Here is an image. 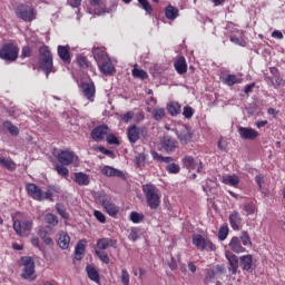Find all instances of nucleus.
Here are the masks:
<instances>
[{
    "mask_svg": "<svg viewBox=\"0 0 285 285\" xmlns=\"http://www.w3.org/2000/svg\"><path fill=\"white\" fill-rule=\"evenodd\" d=\"M238 135L240 139H246L248 141H255L257 137H259V131L250 128V127H239Z\"/></svg>",
    "mask_w": 285,
    "mask_h": 285,
    "instance_id": "nucleus-11",
    "label": "nucleus"
},
{
    "mask_svg": "<svg viewBox=\"0 0 285 285\" xmlns=\"http://www.w3.org/2000/svg\"><path fill=\"white\" fill-rule=\"evenodd\" d=\"M229 225L233 228V230H240L242 215H239V212L234 210L232 214H229Z\"/></svg>",
    "mask_w": 285,
    "mask_h": 285,
    "instance_id": "nucleus-19",
    "label": "nucleus"
},
{
    "mask_svg": "<svg viewBox=\"0 0 285 285\" xmlns=\"http://www.w3.org/2000/svg\"><path fill=\"white\" fill-rule=\"evenodd\" d=\"M177 138L183 146H186L193 142V131L190 130V128L183 126L181 129L177 131Z\"/></svg>",
    "mask_w": 285,
    "mask_h": 285,
    "instance_id": "nucleus-13",
    "label": "nucleus"
},
{
    "mask_svg": "<svg viewBox=\"0 0 285 285\" xmlns=\"http://www.w3.org/2000/svg\"><path fill=\"white\" fill-rule=\"evenodd\" d=\"M243 271H250L253 268V255L247 254L239 257Z\"/></svg>",
    "mask_w": 285,
    "mask_h": 285,
    "instance_id": "nucleus-28",
    "label": "nucleus"
},
{
    "mask_svg": "<svg viewBox=\"0 0 285 285\" xmlns=\"http://www.w3.org/2000/svg\"><path fill=\"white\" fill-rule=\"evenodd\" d=\"M167 173H169V175H178L179 170H181V168L179 167V165L171 163L169 165H167L166 167Z\"/></svg>",
    "mask_w": 285,
    "mask_h": 285,
    "instance_id": "nucleus-48",
    "label": "nucleus"
},
{
    "mask_svg": "<svg viewBox=\"0 0 285 285\" xmlns=\"http://www.w3.org/2000/svg\"><path fill=\"white\" fill-rule=\"evenodd\" d=\"M138 238H139V235L137 229H131L129 234V239H131V242H137Z\"/></svg>",
    "mask_w": 285,
    "mask_h": 285,
    "instance_id": "nucleus-61",
    "label": "nucleus"
},
{
    "mask_svg": "<svg viewBox=\"0 0 285 285\" xmlns=\"http://www.w3.org/2000/svg\"><path fill=\"white\" fill-rule=\"evenodd\" d=\"M129 219H130V222H132V224H141V222H144V214H139L137 212H131Z\"/></svg>",
    "mask_w": 285,
    "mask_h": 285,
    "instance_id": "nucleus-43",
    "label": "nucleus"
},
{
    "mask_svg": "<svg viewBox=\"0 0 285 285\" xmlns=\"http://www.w3.org/2000/svg\"><path fill=\"white\" fill-rule=\"evenodd\" d=\"M153 159L156 161H160L161 164H170L173 161V157H164L159 155L157 151L151 153Z\"/></svg>",
    "mask_w": 285,
    "mask_h": 285,
    "instance_id": "nucleus-41",
    "label": "nucleus"
},
{
    "mask_svg": "<svg viewBox=\"0 0 285 285\" xmlns=\"http://www.w3.org/2000/svg\"><path fill=\"white\" fill-rule=\"evenodd\" d=\"M83 253H86V240H80L75 249L76 259H83Z\"/></svg>",
    "mask_w": 285,
    "mask_h": 285,
    "instance_id": "nucleus-33",
    "label": "nucleus"
},
{
    "mask_svg": "<svg viewBox=\"0 0 285 285\" xmlns=\"http://www.w3.org/2000/svg\"><path fill=\"white\" fill-rule=\"evenodd\" d=\"M183 115L186 119H190L195 115V110H193V107L186 106L184 107Z\"/></svg>",
    "mask_w": 285,
    "mask_h": 285,
    "instance_id": "nucleus-52",
    "label": "nucleus"
},
{
    "mask_svg": "<svg viewBox=\"0 0 285 285\" xmlns=\"http://www.w3.org/2000/svg\"><path fill=\"white\" fill-rule=\"evenodd\" d=\"M101 173L105 175V177H124V171L111 166H104L101 168Z\"/></svg>",
    "mask_w": 285,
    "mask_h": 285,
    "instance_id": "nucleus-25",
    "label": "nucleus"
},
{
    "mask_svg": "<svg viewBox=\"0 0 285 285\" xmlns=\"http://www.w3.org/2000/svg\"><path fill=\"white\" fill-rule=\"evenodd\" d=\"M57 159L62 166H70V164L77 161V155L70 150H62L58 154Z\"/></svg>",
    "mask_w": 285,
    "mask_h": 285,
    "instance_id": "nucleus-12",
    "label": "nucleus"
},
{
    "mask_svg": "<svg viewBox=\"0 0 285 285\" xmlns=\"http://www.w3.org/2000/svg\"><path fill=\"white\" fill-rule=\"evenodd\" d=\"M39 66L40 69L46 72L47 77L49 72H55V67L52 66V52H50L48 46L39 48Z\"/></svg>",
    "mask_w": 285,
    "mask_h": 285,
    "instance_id": "nucleus-3",
    "label": "nucleus"
},
{
    "mask_svg": "<svg viewBox=\"0 0 285 285\" xmlns=\"http://www.w3.org/2000/svg\"><path fill=\"white\" fill-rule=\"evenodd\" d=\"M167 110L169 115H171V117H177V115L181 112V106L179 105V102L171 101L167 105Z\"/></svg>",
    "mask_w": 285,
    "mask_h": 285,
    "instance_id": "nucleus-32",
    "label": "nucleus"
},
{
    "mask_svg": "<svg viewBox=\"0 0 285 285\" xmlns=\"http://www.w3.org/2000/svg\"><path fill=\"white\" fill-rule=\"evenodd\" d=\"M135 117V112L132 111H127L124 117H122V120L125 121V124H128V121H132Z\"/></svg>",
    "mask_w": 285,
    "mask_h": 285,
    "instance_id": "nucleus-59",
    "label": "nucleus"
},
{
    "mask_svg": "<svg viewBox=\"0 0 285 285\" xmlns=\"http://www.w3.org/2000/svg\"><path fill=\"white\" fill-rule=\"evenodd\" d=\"M166 116V109L161 108V107H156L153 110V117L156 121H161L164 119V117Z\"/></svg>",
    "mask_w": 285,
    "mask_h": 285,
    "instance_id": "nucleus-37",
    "label": "nucleus"
},
{
    "mask_svg": "<svg viewBox=\"0 0 285 285\" xmlns=\"http://www.w3.org/2000/svg\"><path fill=\"white\" fill-rule=\"evenodd\" d=\"M19 57V47L14 43H6L0 49V59L3 61H17Z\"/></svg>",
    "mask_w": 285,
    "mask_h": 285,
    "instance_id": "nucleus-6",
    "label": "nucleus"
},
{
    "mask_svg": "<svg viewBox=\"0 0 285 285\" xmlns=\"http://www.w3.org/2000/svg\"><path fill=\"white\" fill-rule=\"evenodd\" d=\"M227 146H228V144L226 142V140H224L222 138L218 140L219 150H226Z\"/></svg>",
    "mask_w": 285,
    "mask_h": 285,
    "instance_id": "nucleus-63",
    "label": "nucleus"
},
{
    "mask_svg": "<svg viewBox=\"0 0 285 285\" xmlns=\"http://www.w3.org/2000/svg\"><path fill=\"white\" fill-rule=\"evenodd\" d=\"M27 193L32 197V199H36L37 202H43V199H50L52 202V196L57 190L55 187H49L47 191L41 190L36 184H28L27 185Z\"/></svg>",
    "mask_w": 285,
    "mask_h": 285,
    "instance_id": "nucleus-4",
    "label": "nucleus"
},
{
    "mask_svg": "<svg viewBox=\"0 0 285 285\" xmlns=\"http://www.w3.org/2000/svg\"><path fill=\"white\" fill-rule=\"evenodd\" d=\"M58 245L62 250H67L70 247V236L66 232H60L58 237Z\"/></svg>",
    "mask_w": 285,
    "mask_h": 285,
    "instance_id": "nucleus-26",
    "label": "nucleus"
},
{
    "mask_svg": "<svg viewBox=\"0 0 285 285\" xmlns=\"http://www.w3.org/2000/svg\"><path fill=\"white\" fill-rule=\"evenodd\" d=\"M16 16L22 21H35L37 19L35 9L28 4H19L16 9Z\"/></svg>",
    "mask_w": 285,
    "mask_h": 285,
    "instance_id": "nucleus-7",
    "label": "nucleus"
},
{
    "mask_svg": "<svg viewBox=\"0 0 285 285\" xmlns=\"http://www.w3.org/2000/svg\"><path fill=\"white\" fill-rule=\"evenodd\" d=\"M108 132H110V129L108 128V126L100 125L99 127H96L91 131V139H94V141H101L106 138Z\"/></svg>",
    "mask_w": 285,
    "mask_h": 285,
    "instance_id": "nucleus-14",
    "label": "nucleus"
},
{
    "mask_svg": "<svg viewBox=\"0 0 285 285\" xmlns=\"http://www.w3.org/2000/svg\"><path fill=\"white\" fill-rule=\"evenodd\" d=\"M228 233H229V229H228V225H224L219 228L218 230V239L220 242H224L226 240V238L228 237Z\"/></svg>",
    "mask_w": 285,
    "mask_h": 285,
    "instance_id": "nucleus-44",
    "label": "nucleus"
},
{
    "mask_svg": "<svg viewBox=\"0 0 285 285\" xmlns=\"http://www.w3.org/2000/svg\"><path fill=\"white\" fill-rule=\"evenodd\" d=\"M238 238L240 239V244H243V246H253V242L250 240V235H248V232H242Z\"/></svg>",
    "mask_w": 285,
    "mask_h": 285,
    "instance_id": "nucleus-40",
    "label": "nucleus"
},
{
    "mask_svg": "<svg viewBox=\"0 0 285 285\" xmlns=\"http://www.w3.org/2000/svg\"><path fill=\"white\" fill-rule=\"evenodd\" d=\"M160 146L165 153H173L177 148V141L170 136H165L160 141Z\"/></svg>",
    "mask_w": 285,
    "mask_h": 285,
    "instance_id": "nucleus-18",
    "label": "nucleus"
},
{
    "mask_svg": "<svg viewBox=\"0 0 285 285\" xmlns=\"http://www.w3.org/2000/svg\"><path fill=\"white\" fill-rule=\"evenodd\" d=\"M73 181H76V184H78V186H88V184H90V176H88L87 174H83L81 171L76 173Z\"/></svg>",
    "mask_w": 285,
    "mask_h": 285,
    "instance_id": "nucleus-30",
    "label": "nucleus"
},
{
    "mask_svg": "<svg viewBox=\"0 0 285 285\" xmlns=\"http://www.w3.org/2000/svg\"><path fill=\"white\" fill-rule=\"evenodd\" d=\"M3 128L8 130V132H10V135H12L13 137H17V135H19V128L9 120L3 122Z\"/></svg>",
    "mask_w": 285,
    "mask_h": 285,
    "instance_id": "nucleus-36",
    "label": "nucleus"
},
{
    "mask_svg": "<svg viewBox=\"0 0 285 285\" xmlns=\"http://www.w3.org/2000/svg\"><path fill=\"white\" fill-rule=\"evenodd\" d=\"M18 265L21 267L20 277L29 282L37 279V273L35 271V259L30 256H22L18 261Z\"/></svg>",
    "mask_w": 285,
    "mask_h": 285,
    "instance_id": "nucleus-1",
    "label": "nucleus"
},
{
    "mask_svg": "<svg viewBox=\"0 0 285 285\" xmlns=\"http://www.w3.org/2000/svg\"><path fill=\"white\" fill-rule=\"evenodd\" d=\"M107 144H119V139H117V136L112 134H107Z\"/></svg>",
    "mask_w": 285,
    "mask_h": 285,
    "instance_id": "nucleus-58",
    "label": "nucleus"
},
{
    "mask_svg": "<svg viewBox=\"0 0 285 285\" xmlns=\"http://www.w3.org/2000/svg\"><path fill=\"white\" fill-rule=\"evenodd\" d=\"M193 244L198 250H216L215 244L199 234L193 236Z\"/></svg>",
    "mask_w": 285,
    "mask_h": 285,
    "instance_id": "nucleus-9",
    "label": "nucleus"
},
{
    "mask_svg": "<svg viewBox=\"0 0 285 285\" xmlns=\"http://www.w3.org/2000/svg\"><path fill=\"white\" fill-rule=\"evenodd\" d=\"M77 61H78V65L80 66V68H88V66H90V62L83 56H79Z\"/></svg>",
    "mask_w": 285,
    "mask_h": 285,
    "instance_id": "nucleus-53",
    "label": "nucleus"
},
{
    "mask_svg": "<svg viewBox=\"0 0 285 285\" xmlns=\"http://www.w3.org/2000/svg\"><path fill=\"white\" fill-rule=\"evenodd\" d=\"M229 39L232 43H236V46H246V42L239 40L236 36H232Z\"/></svg>",
    "mask_w": 285,
    "mask_h": 285,
    "instance_id": "nucleus-60",
    "label": "nucleus"
},
{
    "mask_svg": "<svg viewBox=\"0 0 285 285\" xmlns=\"http://www.w3.org/2000/svg\"><path fill=\"white\" fill-rule=\"evenodd\" d=\"M232 253L239 255L240 253H246V247L242 246V240L237 236H233L227 245Z\"/></svg>",
    "mask_w": 285,
    "mask_h": 285,
    "instance_id": "nucleus-17",
    "label": "nucleus"
},
{
    "mask_svg": "<svg viewBox=\"0 0 285 285\" xmlns=\"http://www.w3.org/2000/svg\"><path fill=\"white\" fill-rule=\"evenodd\" d=\"M58 57H60L63 63H70V46H58Z\"/></svg>",
    "mask_w": 285,
    "mask_h": 285,
    "instance_id": "nucleus-21",
    "label": "nucleus"
},
{
    "mask_svg": "<svg viewBox=\"0 0 285 285\" xmlns=\"http://www.w3.org/2000/svg\"><path fill=\"white\" fill-rule=\"evenodd\" d=\"M128 139L131 144H135L139 139V129L137 126L129 127L127 131Z\"/></svg>",
    "mask_w": 285,
    "mask_h": 285,
    "instance_id": "nucleus-34",
    "label": "nucleus"
},
{
    "mask_svg": "<svg viewBox=\"0 0 285 285\" xmlns=\"http://www.w3.org/2000/svg\"><path fill=\"white\" fill-rule=\"evenodd\" d=\"M138 3H140L141 8L146 11L147 14H153V6H150L148 0H138Z\"/></svg>",
    "mask_w": 285,
    "mask_h": 285,
    "instance_id": "nucleus-49",
    "label": "nucleus"
},
{
    "mask_svg": "<svg viewBox=\"0 0 285 285\" xmlns=\"http://www.w3.org/2000/svg\"><path fill=\"white\" fill-rule=\"evenodd\" d=\"M224 83L226 86H235V83H242V79L237 78L235 75H227L224 78Z\"/></svg>",
    "mask_w": 285,
    "mask_h": 285,
    "instance_id": "nucleus-39",
    "label": "nucleus"
},
{
    "mask_svg": "<svg viewBox=\"0 0 285 285\" xmlns=\"http://www.w3.org/2000/svg\"><path fill=\"white\" fill-rule=\"evenodd\" d=\"M132 77H135L136 79H148V73L142 69L134 68Z\"/></svg>",
    "mask_w": 285,
    "mask_h": 285,
    "instance_id": "nucleus-45",
    "label": "nucleus"
},
{
    "mask_svg": "<svg viewBox=\"0 0 285 285\" xmlns=\"http://www.w3.org/2000/svg\"><path fill=\"white\" fill-rule=\"evenodd\" d=\"M176 71L178 72V75H184L186 72H188V65L186 63V58L184 57H179L175 63H174Z\"/></svg>",
    "mask_w": 285,
    "mask_h": 285,
    "instance_id": "nucleus-27",
    "label": "nucleus"
},
{
    "mask_svg": "<svg viewBox=\"0 0 285 285\" xmlns=\"http://www.w3.org/2000/svg\"><path fill=\"white\" fill-rule=\"evenodd\" d=\"M94 59L97 61V63H104V61H108L110 58L106 53V50L101 48H94L92 50Z\"/></svg>",
    "mask_w": 285,
    "mask_h": 285,
    "instance_id": "nucleus-24",
    "label": "nucleus"
},
{
    "mask_svg": "<svg viewBox=\"0 0 285 285\" xmlns=\"http://www.w3.org/2000/svg\"><path fill=\"white\" fill-rule=\"evenodd\" d=\"M13 230L19 235L20 237H26L30 235V232L32 230V220H14L13 222Z\"/></svg>",
    "mask_w": 285,
    "mask_h": 285,
    "instance_id": "nucleus-8",
    "label": "nucleus"
},
{
    "mask_svg": "<svg viewBox=\"0 0 285 285\" xmlns=\"http://www.w3.org/2000/svg\"><path fill=\"white\" fill-rule=\"evenodd\" d=\"M272 83H273L274 88H279V86H284V79L275 78Z\"/></svg>",
    "mask_w": 285,
    "mask_h": 285,
    "instance_id": "nucleus-62",
    "label": "nucleus"
},
{
    "mask_svg": "<svg viewBox=\"0 0 285 285\" xmlns=\"http://www.w3.org/2000/svg\"><path fill=\"white\" fill-rule=\"evenodd\" d=\"M120 282L124 285H130V274H128L127 269H121Z\"/></svg>",
    "mask_w": 285,
    "mask_h": 285,
    "instance_id": "nucleus-50",
    "label": "nucleus"
},
{
    "mask_svg": "<svg viewBox=\"0 0 285 285\" xmlns=\"http://www.w3.org/2000/svg\"><path fill=\"white\" fill-rule=\"evenodd\" d=\"M45 220L47 224H50V226H57V224H59L57 216L50 213L45 216Z\"/></svg>",
    "mask_w": 285,
    "mask_h": 285,
    "instance_id": "nucleus-47",
    "label": "nucleus"
},
{
    "mask_svg": "<svg viewBox=\"0 0 285 285\" xmlns=\"http://www.w3.org/2000/svg\"><path fill=\"white\" fill-rule=\"evenodd\" d=\"M272 37L274 39H284V33H282V31H279V30H275L272 32Z\"/></svg>",
    "mask_w": 285,
    "mask_h": 285,
    "instance_id": "nucleus-64",
    "label": "nucleus"
},
{
    "mask_svg": "<svg viewBox=\"0 0 285 285\" xmlns=\"http://www.w3.org/2000/svg\"><path fill=\"white\" fill-rule=\"evenodd\" d=\"M165 17L166 19H169V21H175L177 17H179V9L177 7H173V4H169L165 8Z\"/></svg>",
    "mask_w": 285,
    "mask_h": 285,
    "instance_id": "nucleus-29",
    "label": "nucleus"
},
{
    "mask_svg": "<svg viewBox=\"0 0 285 285\" xmlns=\"http://www.w3.org/2000/svg\"><path fill=\"white\" fill-rule=\"evenodd\" d=\"M220 181L226 186H233V188H237L239 186V176L237 175H225L220 177Z\"/></svg>",
    "mask_w": 285,
    "mask_h": 285,
    "instance_id": "nucleus-22",
    "label": "nucleus"
},
{
    "mask_svg": "<svg viewBox=\"0 0 285 285\" xmlns=\"http://www.w3.org/2000/svg\"><path fill=\"white\" fill-rule=\"evenodd\" d=\"M80 90L83 97H86V99H88L89 101H95V95L97 92V88L95 87V82H92V80L82 81L80 83Z\"/></svg>",
    "mask_w": 285,
    "mask_h": 285,
    "instance_id": "nucleus-10",
    "label": "nucleus"
},
{
    "mask_svg": "<svg viewBox=\"0 0 285 285\" xmlns=\"http://www.w3.org/2000/svg\"><path fill=\"white\" fill-rule=\"evenodd\" d=\"M86 271L89 279H91L92 282L99 283V272H97L95 267L89 265L87 266Z\"/></svg>",
    "mask_w": 285,
    "mask_h": 285,
    "instance_id": "nucleus-35",
    "label": "nucleus"
},
{
    "mask_svg": "<svg viewBox=\"0 0 285 285\" xmlns=\"http://www.w3.org/2000/svg\"><path fill=\"white\" fill-rule=\"evenodd\" d=\"M148 161V155L146 153H138L135 157V166L142 169Z\"/></svg>",
    "mask_w": 285,
    "mask_h": 285,
    "instance_id": "nucleus-31",
    "label": "nucleus"
},
{
    "mask_svg": "<svg viewBox=\"0 0 285 285\" xmlns=\"http://www.w3.org/2000/svg\"><path fill=\"white\" fill-rule=\"evenodd\" d=\"M117 240H112V238H100L97 240V248L96 250H108V248L115 246Z\"/></svg>",
    "mask_w": 285,
    "mask_h": 285,
    "instance_id": "nucleus-20",
    "label": "nucleus"
},
{
    "mask_svg": "<svg viewBox=\"0 0 285 285\" xmlns=\"http://www.w3.org/2000/svg\"><path fill=\"white\" fill-rule=\"evenodd\" d=\"M243 210L246 215H255L257 213V206H255V203L250 202L244 206Z\"/></svg>",
    "mask_w": 285,
    "mask_h": 285,
    "instance_id": "nucleus-42",
    "label": "nucleus"
},
{
    "mask_svg": "<svg viewBox=\"0 0 285 285\" xmlns=\"http://www.w3.org/2000/svg\"><path fill=\"white\" fill-rule=\"evenodd\" d=\"M97 200L110 217H117V215H119V206H116L115 203L110 202V196L106 193H98Z\"/></svg>",
    "mask_w": 285,
    "mask_h": 285,
    "instance_id": "nucleus-5",
    "label": "nucleus"
},
{
    "mask_svg": "<svg viewBox=\"0 0 285 285\" xmlns=\"http://www.w3.org/2000/svg\"><path fill=\"white\" fill-rule=\"evenodd\" d=\"M56 210L59 215L62 216L63 219H68V213H66V208L63 206H61L60 204H57Z\"/></svg>",
    "mask_w": 285,
    "mask_h": 285,
    "instance_id": "nucleus-54",
    "label": "nucleus"
},
{
    "mask_svg": "<svg viewBox=\"0 0 285 285\" xmlns=\"http://www.w3.org/2000/svg\"><path fill=\"white\" fill-rule=\"evenodd\" d=\"M56 170L61 177L68 178L69 170L63 165H56Z\"/></svg>",
    "mask_w": 285,
    "mask_h": 285,
    "instance_id": "nucleus-51",
    "label": "nucleus"
},
{
    "mask_svg": "<svg viewBox=\"0 0 285 285\" xmlns=\"http://www.w3.org/2000/svg\"><path fill=\"white\" fill-rule=\"evenodd\" d=\"M95 254L97 255L98 259H100V262H102L104 264H110V258L108 257V254H106V252L96 249Z\"/></svg>",
    "mask_w": 285,
    "mask_h": 285,
    "instance_id": "nucleus-46",
    "label": "nucleus"
},
{
    "mask_svg": "<svg viewBox=\"0 0 285 285\" xmlns=\"http://www.w3.org/2000/svg\"><path fill=\"white\" fill-rule=\"evenodd\" d=\"M43 235L48 236V235H52V227L50 226H45L39 230V236L43 237Z\"/></svg>",
    "mask_w": 285,
    "mask_h": 285,
    "instance_id": "nucleus-56",
    "label": "nucleus"
},
{
    "mask_svg": "<svg viewBox=\"0 0 285 285\" xmlns=\"http://www.w3.org/2000/svg\"><path fill=\"white\" fill-rule=\"evenodd\" d=\"M225 257L229 263V271L232 272V275H237V269L239 268V257L228 250L225 252Z\"/></svg>",
    "mask_w": 285,
    "mask_h": 285,
    "instance_id": "nucleus-15",
    "label": "nucleus"
},
{
    "mask_svg": "<svg viewBox=\"0 0 285 285\" xmlns=\"http://www.w3.org/2000/svg\"><path fill=\"white\" fill-rule=\"evenodd\" d=\"M0 164L8 170H14L17 168V165L10 158L1 157Z\"/></svg>",
    "mask_w": 285,
    "mask_h": 285,
    "instance_id": "nucleus-38",
    "label": "nucleus"
},
{
    "mask_svg": "<svg viewBox=\"0 0 285 285\" xmlns=\"http://www.w3.org/2000/svg\"><path fill=\"white\" fill-rule=\"evenodd\" d=\"M142 193L147 199V204L151 210H157L161 204V195L157 186L153 184L142 185Z\"/></svg>",
    "mask_w": 285,
    "mask_h": 285,
    "instance_id": "nucleus-2",
    "label": "nucleus"
},
{
    "mask_svg": "<svg viewBox=\"0 0 285 285\" xmlns=\"http://www.w3.org/2000/svg\"><path fill=\"white\" fill-rule=\"evenodd\" d=\"M183 166L187 168V170H197V173L202 170V161L195 160L193 156H185L183 158Z\"/></svg>",
    "mask_w": 285,
    "mask_h": 285,
    "instance_id": "nucleus-16",
    "label": "nucleus"
},
{
    "mask_svg": "<svg viewBox=\"0 0 285 285\" xmlns=\"http://www.w3.org/2000/svg\"><path fill=\"white\" fill-rule=\"evenodd\" d=\"M21 57H22V59L32 57V49H30L28 46L23 47L22 51H21Z\"/></svg>",
    "mask_w": 285,
    "mask_h": 285,
    "instance_id": "nucleus-57",
    "label": "nucleus"
},
{
    "mask_svg": "<svg viewBox=\"0 0 285 285\" xmlns=\"http://www.w3.org/2000/svg\"><path fill=\"white\" fill-rule=\"evenodd\" d=\"M98 67L100 72H102V75H112V72H115V66H112L110 58L102 62H99Z\"/></svg>",
    "mask_w": 285,
    "mask_h": 285,
    "instance_id": "nucleus-23",
    "label": "nucleus"
},
{
    "mask_svg": "<svg viewBox=\"0 0 285 285\" xmlns=\"http://www.w3.org/2000/svg\"><path fill=\"white\" fill-rule=\"evenodd\" d=\"M94 216L98 222H100V224H106V215H104V213H101L100 210H95Z\"/></svg>",
    "mask_w": 285,
    "mask_h": 285,
    "instance_id": "nucleus-55",
    "label": "nucleus"
}]
</instances>
